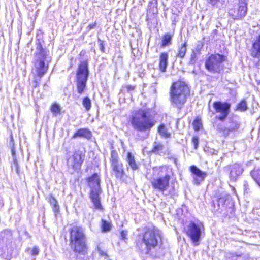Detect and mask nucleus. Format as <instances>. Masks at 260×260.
I'll return each mask as SVG.
<instances>
[{
	"instance_id": "9b49d317",
	"label": "nucleus",
	"mask_w": 260,
	"mask_h": 260,
	"mask_svg": "<svg viewBox=\"0 0 260 260\" xmlns=\"http://www.w3.org/2000/svg\"><path fill=\"white\" fill-rule=\"evenodd\" d=\"M83 161L82 152L80 151H75L68 161L69 172L71 174L78 172L81 168Z\"/></svg>"
},
{
	"instance_id": "39448f33",
	"label": "nucleus",
	"mask_w": 260,
	"mask_h": 260,
	"mask_svg": "<svg viewBox=\"0 0 260 260\" xmlns=\"http://www.w3.org/2000/svg\"><path fill=\"white\" fill-rule=\"evenodd\" d=\"M71 248L74 251L80 253L86 248V237L82 227L73 226L70 231Z\"/></svg>"
},
{
	"instance_id": "9d476101",
	"label": "nucleus",
	"mask_w": 260,
	"mask_h": 260,
	"mask_svg": "<svg viewBox=\"0 0 260 260\" xmlns=\"http://www.w3.org/2000/svg\"><path fill=\"white\" fill-rule=\"evenodd\" d=\"M110 162L113 173L118 179H121L125 174L123 164L119 161L117 153L112 150L111 152Z\"/></svg>"
},
{
	"instance_id": "6ab92c4d",
	"label": "nucleus",
	"mask_w": 260,
	"mask_h": 260,
	"mask_svg": "<svg viewBox=\"0 0 260 260\" xmlns=\"http://www.w3.org/2000/svg\"><path fill=\"white\" fill-rule=\"evenodd\" d=\"M126 161L133 171L138 169L139 165L136 161L135 156L131 152L127 153Z\"/></svg>"
},
{
	"instance_id": "4be33fe9",
	"label": "nucleus",
	"mask_w": 260,
	"mask_h": 260,
	"mask_svg": "<svg viewBox=\"0 0 260 260\" xmlns=\"http://www.w3.org/2000/svg\"><path fill=\"white\" fill-rule=\"evenodd\" d=\"M158 133L161 137L165 138H169L171 136V133L168 131L165 124H160L158 127Z\"/></svg>"
},
{
	"instance_id": "a878e982",
	"label": "nucleus",
	"mask_w": 260,
	"mask_h": 260,
	"mask_svg": "<svg viewBox=\"0 0 260 260\" xmlns=\"http://www.w3.org/2000/svg\"><path fill=\"white\" fill-rule=\"evenodd\" d=\"M187 50V43L185 42L181 46L179 47V51L177 56L179 58H183Z\"/></svg>"
},
{
	"instance_id": "20e7f679",
	"label": "nucleus",
	"mask_w": 260,
	"mask_h": 260,
	"mask_svg": "<svg viewBox=\"0 0 260 260\" xmlns=\"http://www.w3.org/2000/svg\"><path fill=\"white\" fill-rule=\"evenodd\" d=\"M161 242V232L155 228L148 229L144 233L142 242L137 246L143 252L148 253L149 250L156 247Z\"/></svg>"
},
{
	"instance_id": "c9c22d12",
	"label": "nucleus",
	"mask_w": 260,
	"mask_h": 260,
	"mask_svg": "<svg viewBox=\"0 0 260 260\" xmlns=\"http://www.w3.org/2000/svg\"><path fill=\"white\" fill-rule=\"evenodd\" d=\"M192 142L194 145V148L197 149L199 144V139L197 137H193L192 139Z\"/></svg>"
},
{
	"instance_id": "37998d69",
	"label": "nucleus",
	"mask_w": 260,
	"mask_h": 260,
	"mask_svg": "<svg viewBox=\"0 0 260 260\" xmlns=\"http://www.w3.org/2000/svg\"><path fill=\"white\" fill-rule=\"evenodd\" d=\"M96 25V22H94L92 24H89L87 27L89 28V29L90 30V29L93 28Z\"/></svg>"
},
{
	"instance_id": "5701e85b",
	"label": "nucleus",
	"mask_w": 260,
	"mask_h": 260,
	"mask_svg": "<svg viewBox=\"0 0 260 260\" xmlns=\"http://www.w3.org/2000/svg\"><path fill=\"white\" fill-rule=\"evenodd\" d=\"M49 202L53 207V212L56 214L59 211V206L57 200L55 199V198L51 196L49 198Z\"/></svg>"
},
{
	"instance_id": "f3484780",
	"label": "nucleus",
	"mask_w": 260,
	"mask_h": 260,
	"mask_svg": "<svg viewBox=\"0 0 260 260\" xmlns=\"http://www.w3.org/2000/svg\"><path fill=\"white\" fill-rule=\"evenodd\" d=\"M250 55L254 58L260 57V34L253 38Z\"/></svg>"
},
{
	"instance_id": "dca6fc26",
	"label": "nucleus",
	"mask_w": 260,
	"mask_h": 260,
	"mask_svg": "<svg viewBox=\"0 0 260 260\" xmlns=\"http://www.w3.org/2000/svg\"><path fill=\"white\" fill-rule=\"evenodd\" d=\"M227 168L228 170L230 171L229 177L232 181H236L243 171L242 167L238 164L231 165Z\"/></svg>"
},
{
	"instance_id": "bb28decb",
	"label": "nucleus",
	"mask_w": 260,
	"mask_h": 260,
	"mask_svg": "<svg viewBox=\"0 0 260 260\" xmlns=\"http://www.w3.org/2000/svg\"><path fill=\"white\" fill-rule=\"evenodd\" d=\"M82 105L87 111H89L91 107V101L90 99L87 96L85 97L83 100Z\"/></svg>"
},
{
	"instance_id": "2f4dec72",
	"label": "nucleus",
	"mask_w": 260,
	"mask_h": 260,
	"mask_svg": "<svg viewBox=\"0 0 260 260\" xmlns=\"http://www.w3.org/2000/svg\"><path fill=\"white\" fill-rule=\"evenodd\" d=\"M12 169L15 170V171H16L17 174H19V166H18V164L17 160L16 158H13V163L12 166Z\"/></svg>"
},
{
	"instance_id": "f03ea898",
	"label": "nucleus",
	"mask_w": 260,
	"mask_h": 260,
	"mask_svg": "<svg viewBox=\"0 0 260 260\" xmlns=\"http://www.w3.org/2000/svg\"><path fill=\"white\" fill-rule=\"evenodd\" d=\"M51 60L49 51L44 49L41 43L39 42L35 53L33 73L40 78H42L47 72Z\"/></svg>"
},
{
	"instance_id": "58836bf2",
	"label": "nucleus",
	"mask_w": 260,
	"mask_h": 260,
	"mask_svg": "<svg viewBox=\"0 0 260 260\" xmlns=\"http://www.w3.org/2000/svg\"><path fill=\"white\" fill-rule=\"evenodd\" d=\"M98 42L100 45V50L102 51H104V42L99 39Z\"/></svg>"
},
{
	"instance_id": "a19ab883",
	"label": "nucleus",
	"mask_w": 260,
	"mask_h": 260,
	"mask_svg": "<svg viewBox=\"0 0 260 260\" xmlns=\"http://www.w3.org/2000/svg\"><path fill=\"white\" fill-rule=\"evenodd\" d=\"M98 250L99 253L102 256H107V253L103 250H102L99 247H98Z\"/></svg>"
},
{
	"instance_id": "72a5a7b5",
	"label": "nucleus",
	"mask_w": 260,
	"mask_h": 260,
	"mask_svg": "<svg viewBox=\"0 0 260 260\" xmlns=\"http://www.w3.org/2000/svg\"><path fill=\"white\" fill-rule=\"evenodd\" d=\"M127 231L123 230L120 233V238L122 240L125 241L127 240Z\"/></svg>"
},
{
	"instance_id": "cd10ccee",
	"label": "nucleus",
	"mask_w": 260,
	"mask_h": 260,
	"mask_svg": "<svg viewBox=\"0 0 260 260\" xmlns=\"http://www.w3.org/2000/svg\"><path fill=\"white\" fill-rule=\"evenodd\" d=\"M111 222H108L104 219L102 220V232H107L109 231L111 229Z\"/></svg>"
},
{
	"instance_id": "7ed1b4c3",
	"label": "nucleus",
	"mask_w": 260,
	"mask_h": 260,
	"mask_svg": "<svg viewBox=\"0 0 260 260\" xmlns=\"http://www.w3.org/2000/svg\"><path fill=\"white\" fill-rule=\"evenodd\" d=\"M189 93V88L184 82L178 81L173 83L170 92L172 105L180 110L186 102V96Z\"/></svg>"
},
{
	"instance_id": "aec40b11",
	"label": "nucleus",
	"mask_w": 260,
	"mask_h": 260,
	"mask_svg": "<svg viewBox=\"0 0 260 260\" xmlns=\"http://www.w3.org/2000/svg\"><path fill=\"white\" fill-rule=\"evenodd\" d=\"M92 136L91 132L87 128H81L78 129L73 136V138L77 137H84L89 139Z\"/></svg>"
},
{
	"instance_id": "f704fd0d",
	"label": "nucleus",
	"mask_w": 260,
	"mask_h": 260,
	"mask_svg": "<svg viewBox=\"0 0 260 260\" xmlns=\"http://www.w3.org/2000/svg\"><path fill=\"white\" fill-rule=\"evenodd\" d=\"M240 255H238L236 253H226V257L227 258H230V257H232V259L231 260H234L235 258L237 257V256H240Z\"/></svg>"
},
{
	"instance_id": "0eeeda50",
	"label": "nucleus",
	"mask_w": 260,
	"mask_h": 260,
	"mask_svg": "<svg viewBox=\"0 0 260 260\" xmlns=\"http://www.w3.org/2000/svg\"><path fill=\"white\" fill-rule=\"evenodd\" d=\"M88 185L91 188L90 198L94 204L95 208L101 209L102 206L100 203L99 195L101 190L100 188V178L97 173H94L92 176L88 178Z\"/></svg>"
},
{
	"instance_id": "412c9836",
	"label": "nucleus",
	"mask_w": 260,
	"mask_h": 260,
	"mask_svg": "<svg viewBox=\"0 0 260 260\" xmlns=\"http://www.w3.org/2000/svg\"><path fill=\"white\" fill-rule=\"evenodd\" d=\"M240 127V123L237 121H232L230 125L225 128L223 131L225 135L228 136L230 133L237 131Z\"/></svg>"
},
{
	"instance_id": "6e6552de",
	"label": "nucleus",
	"mask_w": 260,
	"mask_h": 260,
	"mask_svg": "<svg viewBox=\"0 0 260 260\" xmlns=\"http://www.w3.org/2000/svg\"><path fill=\"white\" fill-rule=\"evenodd\" d=\"M88 75L87 62L86 61L82 62L79 66L76 74V86L77 91L80 94L83 92L86 86Z\"/></svg>"
},
{
	"instance_id": "423d86ee",
	"label": "nucleus",
	"mask_w": 260,
	"mask_h": 260,
	"mask_svg": "<svg viewBox=\"0 0 260 260\" xmlns=\"http://www.w3.org/2000/svg\"><path fill=\"white\" fill-rule=\"evenodd\" d=\"M226 61V57L219 53L210 55L205 60L206 69L210 73L220 74L224 70L223 63Z\"/></svg>"
},
{
	"instance_id": "f257e3e1",
	"label": "nucleus",
	"mask_w": 260,
	"mask_h": 260,
	"mask_svg": "<svg viewBox=\"0 0 260 260\" xmlns=\"http://www.w3.org/2000/svg\"><path fill=\"white\" fill-rule=\"evenodd\" d=\"M129 122L135 130L140 132L150 131L155 124V120L150 116L148 111L142 109L133 112Z\"/></svg>"
},
{
	"instance_id": "ea45409f",
	"label": "nucleus",
	"mask_w": 260,
	"mask_h": 260,
	"mask_svg": "<svg viewBox=\"0 0 260 260\" xmlns=\"http://www.w3.org/2000/svg\"><path fill=\"white\" fill-rule=\"evenodd\" d=\"M243 186H244V192L247 193H248L249 185H248V182L247 181H244Z\"/></svg>"
},
{
	"instance_id": "a18cd8bd",
	"label": "nucleus",
	"mask_w": 260,
	"mask_h": 260,
	"mask_svg": "<svg viewBox=\"0 0 260 260\" xmlns=\"http://www.w3.org/2000/svg\"><path fill=\"white\" fill-rule=\"evenodd\" d=\"M38 85V82L36 81H35L34 82V85H33L34 87H36Z\"/></svg>"
},
{
	"instance_id": "4468645a",
	"label": "nucleus",
	"mask_w": 260,
	"mask_h": 260,
	"mask_svg": "<svg viewBox=\"0 0 260 260\" xmlns=\"http://www.w3.org/2000/svg\"><path fill=\"white\" fill-rule=\"evenodd\" d=\"M189 170L192 174L193 183L196 185H199L207 176V173L206 172L202 171L194 165L190 166Z\"/></svg>"
},
{
	"instance_id": "1a4fd4ad",
	"label": "nucleus",
	"mask_w": 260,
	"mask_h": 260,
	"mask_svg": "<svg viewBox=\"0 0 260 260\" xmlns=\"http://www.w3.org/2000/svg\"><path fill=\"white\" fill-rule=\"evenodd\" d=\"M202 228L201 224H197L192 221L190 222L184 228L185 233L190 238L194 245H199V241L201 237Z\"/></svg>"
},
{
	"instance_id": "79ce46f5",
	"label": "nucleus",
	"mask_w": 260,
	"mask_h": 260,
	"mask_svg": "<svg viewBox=\"0 0 260 260\" xmlns=\"http://www.w3.org/2000/svg\"><path fill=\"white\" fill-rule=\"evenodd\" d=\"M134 86H133L132 85H126V89L128 91H132L134 89Z\"/></svg>"
},
{
	"instance_id": "7c9ffc66",
	"label": "nucleus",
	"mask_w": 260,
	"mask_h": 260,
	"mask_svg": "<svg viewBox=\"0 0 260 260\" xmlns=\"http://www.w3.org/2000/svg\"><path fill=\"white\" fill-rule=\"evenodd\" d=\"M192 125L194 131H199L202 126L201 120L198 119H196L193 121Z\"/></svg>"
},
{
	"instance_id": "393cba45",
	"label": "nucleus",
	"mask_w": 260,
	"mask_h": 260,
	"mask_svg": "<svg viewBox=\"0 0 260 260\" xmlns=\"http://www.w3.org/2000/svg\"><path fill=\"white\" fill-rule=\"evenodd\" d=\"M172 40V36L170 34H165L162 38V47H165L171 44Z\"/></svg>"
},
{
	"instance_id": "ddd939ff",
	"label": "nucleus",
	"mask_w": 260,
	"mask_h": 260,
	"mask_svg": "<svg viewBox=\"0 0 260 260\" xmlns=\"http://www.w3.org/2000/svg\"><path fill=\"white\" fill-rule=\"evenodd\" d=\"M170 176L166 174L164 176H159L153 178L151 181V184L154 189L158 190L164 193L169 186Z\"/></svg>"
},
{
	"instance_id": "c03bdc74",
	"label": "nucleus",
	"mask_w": 260,
	"mask_h": 260,
	"mask_svg": "<svg viewBox=\"0 0 260 260\" xmlns=\"http://www.w3.org/2000/svg\"><path fill=\"white\" fill-rule=\"evenodd\" d=\"M11 152H12V155H13V159L14 158H16V157H15V152L14 150V149H12Z\"/></svg>"
},
{
	"instance_id": "f8f14e48",
	"label": "nucleus",
	"mask_w": 260,
	"mask_h": 260,
	"mask_svg": "<svg viewBox=\"0 0 260 260\" xmlns=\"http://www.w3.org/2000/svg\"><path fill=\"white\" fill-rule=\"evenodd\" d=\"M213 107L216 113H220L217 116V118L221 121H224L228 116L231 108V104L228 102H215L213 104Z\"/></svg>"
},
{
	"instance_id": "a211bd4d",
	"label": "nucleus",
	"mask_w": 260,
	"mask_h": 260,
	"mask_svg": "<svg viewBox=\"0 0 260 260\" xmlns=\"http://www.w3.org/2000/svg\"><path fill=\"white\" fill-rule=\"evenodd\" d=\"M169 55L167 53L164 52L160 54L159 60V69L161 72H165L168 65Z\"/></svg>"
},
{
	"instance_id": "e433bc0d",
	"label": "nucleus",
	"mask_w": 260,
	"mask_h": 260,
	"mask_svg": "<svg viewBox=\"0 0 260 260\" xmlns=\"http://www.w3.org/2000/svg\"><path fill=\"white\" fill-rule=\"evenodd\" d=\"M224 2V0H210V3L213 6H218V3L221 4Z\"/></svg>"
},
{
	"instance_id": "b1692460",
	"label": "nucleus",
	"mask_w": 260,
	"mask_h": 260,
	"mask_svg": "<svg viewBox=\"0 0 260 260\" xmlns=\"http://www.w3.org/2000/svg\"><path fill=\"white\" fill-rule=\"evenodd\" d=\"M250 174L254 180L260 187V169L252 171Z\"/></svg>"
},
{
	"instance_id": "473e14b6",
	"label": "nucleus",
	"mask_w": 260,
	"mask_h": 260,
	"mask_svg": "<svg viewBox=\"0 0 260 260\" xmlns=\"http://www.w3.org/2000/svg\"><path fill=\"white\" fill-rule=\"evenodd\" d=\"M162 148H163V146L161 144H157L155 146H154L153 149V151L154 153H158V152L160 150H162Z\"/></svg>"
},
{
	"instance_id": "c756f323",
	"label": "nucleus",
	"mask_w": 260,
	"mask_h": 260,
	"mask_svg": "<svg viewBox=\"0 0 260 260\" xmlns=\"http://www.w3.org/2000/svg\"><path fill=\"white\" fill-rule=\"evenodd\" d=\"M247 108V103L245 100H243L237 106V110L241 111H245Z\"/></svg>"
},
{
	"instance_id": "4c0bfd02",
	"label": "nucleus",
	"mask_w": 260,
	"mask_h": 260,
	"mask_svg": "<svg viewBox=\"0 0 260 260\" xmlns=\"http://www.w3.org/2000/svg\"><path fill=\"white\" fill-rule=\"evenodd\" d=\"M32 255H37L39 254V249L38 247L35 246L34 247L31 251Z\"/></svg>"
},
{
	"instance_id": "c85d7f7f",
	"label": "nucleus",
	"mask_w": 260,
	"mask_h": 260,
	"mask_svg": "<svg viewBox=\"0 0 260 260\" xmlns=\"http://www.w3.org/2000/svg\"><path fill=\"white\" fill-rule=\"evenodd\" d=\"M51 111L55 116L60 114L61 112V108L60 106L57 104L52 105L51 107Z\"/></svg>"
},
{
	"instance_id": "2eb2a0df",
	"label": "nucleus",
	"mask_w": 260,
	"mask_h": 260,
	"mask_svg": "<svg viewBox=\"0 0 260 260\" xmlns=\"http://www.w3.org/2000/svg\"><path fill=\"white\" fill-rule=\"evenodd\" d=\"M247 11V3L245 0H243L239 1L238 8L236 11L231 10L229 13L234 19H241L245 16Z\"/></svg>"
}]
</instances>
